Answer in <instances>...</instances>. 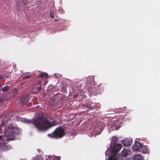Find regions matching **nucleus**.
<instances>
[{
  "label": "nucleus",
  "mask_w": 160,
  "mask_h": 160,
  "mask_svg": "<svg viewBox=\"0 0 160 160\" xmlns=\"http://www.w3.org/2000/svg\"><path fill=\"white\" fill-rule=\"evenodd\" d=\"M118 140V139L117 138V137H114L113 138L112 141V143H115L117 142Z\"/></svg>",
  "instance_id": "nucleus-14"
},
{
  "label": "nucleus",
  "mask_w": 160,
  "mask_h": 160,
  "mask_svg": "<svg viewBox=\"0 0 160 160\" xmlns=\"http://www.w3.org/2000/svg\"><path fill=\"white\" fill-rule=\"evenodd\" d=\"M48 83L47 81H46L45 83H44L42 85H45Z\"/></svg>",
  "instance_id": "nucleus-25"
},
{
  "label": "nucleus",
  "mask_w": 160,
  "mask_h": 160,
  "mask_svg": "<svg viewBox=\"0 0 160 160\" xmlns=\"http://www.w3.org/2000/svg\"><path fill=\"white\" fill-rule=\"evenodd\" d=\"M134 157L135 160H142V156L140 154L136 155Z\"/></svg>",
  "instance_id": "nucleus-12"
},
{
  "label": "nucleus",
  "mask_w": 160,
  "mask_h": 160,
  "mask_svg": "<svg viewBox=\"0 0 160 160\" xmlns=\"http://www.w3.org/2000/svg\"><path fill=\"white\" fill-rule=\"evenodd\" d=\"M140 151L143 153H147L149 151L148 147L145 145H142Z\"/></svg>",
  "instance_id": "nucleus-8"
},
{
  "label": "nucleus",
  "mask_w": 160,
  "mask_h": 160,
  "mask_svg": "<svg viewBox=\"0 0 160 160\" xmlns=\"http://www.w3.org/2000/svg\"><path fill=\"white\" fill-rule=\"evenodd\" d=\"M24 5H26L27 4V0H22Z\"/></svg>",
  "instance_id": "nucleus-19"
},
{
  "label": "nucleus",
  "mask_w": 160,
  "mask_h": 160,
  "mask_svg": "<svg viewBox=\"0 0 160 160\" xmlns=\"http://www.w3.org/2000/svg\"><path fill=\"white\" fill-rule=\"evenodd\" d=\"M9 87L8 86H5L2 89V90L3 92L7 91L9 89Z\"/></svg>",
  "instance_id": "nucleus-13"
},
{
  "label": "nucleus",
  "mask_w": 160,
  "mask_h": 160,
  "mask_svg": "<svg viewBox=\"0 0 160 160\" xmlns=\"http://www.w3.org/2000/svg\"><path fill=\"white\" fill-rule=\"evenodd\" d=\"M34 160H43V159L41 157L38 156L36 157L35 159Z\"/></svg>",
  "instance_id": "nucleus-18"
},
{
  "label": "nucleus",
  "mask_w": 160,
  "mask_h": 160,
  "mask_svg": "<svg viewBox=\"0 0 160 160\" xmlns=\"http://www.w3.org/2000/svg\"><path fill=\"white\" fill-rule=\"evenodd\" d=\"M62 106V105H61L60 108Z\"/></svg>",
  "instance_id": "nucleus-28"
},
{
  "label": "nucleus",
  "mask_w": 160,
  "mask_h": 160,
  "mask_svg": "<svg viewBox=\"0 0 160 160\" xmlns=\"http://www.w3.org/2000/svg\"><path fill=\"white\" fill-rule=\"evenodd\" d=\"M55 21L56 22H58V19H56L55 20Z\"/></svg>",
  "instance_id": "nucleus-27"
},
{
  "label": "nucleus",
  "mask_w": 160,
  "mask_h": 160,
  "mask_svg": "<svg viewBox=\"0 0 160 160\" xmlns=\"http://www.w3.org/2000/svg\"><path fill=\"white\" fill-rule=\"evenodd\" d=\"M52 106H54L55 105V104L54 103H52Z\"/></svg>",
  "instance_id": "nucleus-26"
},
{
  "label": "nucleus",
  "mask_w": 160,
  "mask_h": 160,
  "mask_svg": "<svg viewBox=\"0 0 160 160\" xmlns=\"http://www.w3.org/2000/svg\"><path fill=\"white\" fill-rule=\"evenodd\" d=\"M120 126H115L114 128L116 130H118L120 128Z\"/></svg>",
  "instance_id": "nucleus-21"
},
{
  "label": "nucleus",
  "mask_w": 160,
  "mask_h": 160,
  "mask_svg": "<svg viewBox=\"0 0 160 160\" xmlns=\"http://www.w3.org/2000/svg\"><path fill=\"white\" fill-rule=\"evenodd\" d=\"M8 113H6L4 115L3 117V119L2 120V123L1 124V126L3 125L4 123H6L9 119L11 118V116H8Z\"/></svg>",
  "instance_id": "nucleus-7"
},
{
  "label": "nucleus",
  "mask_w": 160,
  "mask_h": 160,
  "mask_svg": "<svg viewBox=\"0 0 160 160\" xmlns=\"http://www.w3.org/2000/svg\"><path fill=\"white\" fill-rule=\"evenodd\" d=\"M4 78V77L2 76H0V79H2Z\"/></svg>",
  "instance_id": "nucleus-24"
},
{
  "label": "nucleus",
  "mask_w": 160,
  "mask_h": 160,
  "mask_svg": "<svg viewBox=\"0 0 160 160\" xmlns=\"http://www.w3.org/2000/svg\"><path fill=\"white\" fill-rule=\"evenodd\" d=\"M38 78H42L43 79H47L48 78V74L46 72H43L39 75Z\"/></svg>",
  "instance_id": "nucleus-10"
},
{
  "label": "nucleus",
  "mask_w": 160,
  "mask_h": 160,
  "mask_svg": "<svg viewBox=\"0 0 160 160\" xmlns=\"http://www.w3.org/2000/svg\"><path fill=\"white\" fill-rule=\"evenodd\" d=\"M31 75H27L25 76H24L23 78V79H26L28 78H31Z\"/></svg>",
  "instance_id": "nucleus-16"
},
{
  "label": "nucleus",
  "mask_w": 160,
  "mask_h": 160,
  "mask_svg": "<svg viewBox=\"0 0 160 160\" xmlns=\"http://www.w3.org/2000/svg\"><path fill=\"white\" fill-rule=\"evenodd\" d=\"M121 148V144H116L111 151V154L108 157V160H119L116 157V156L118 152L120 150Z\"/></svg>",
  "instance_id": "nucleus-3"
},
{
  "label": "nucleus",
  "mask_w": 160,
  "mask_h": 160,
  "mask_svg": "<svg viewBox=\"0 0 160 160\" xmlns=\"http://www.w3.org/2000/svg\"><path fill=\"white\" fill-rule=\"evenodd\" d=\"M41 85H40L39 86L37 87V89L38 91H41L42 89V88L41 87Z\"/></svg>",
  "instance_id": "nucleus-20"
},
{
  "label": "nucleus",
  "mask_w": 160,
  "mask_h": 160,
  "mask_svg": "<svg viewBox=\"0 0 160 160\" xmlns=\"http://www.w3.org/2000/svg\"><path fill=\"white\" fill-rule=\"evenodd\" d=\"M142 146L139 142L135 141L132 146L133 149L134 151H138L140 150Z\"/></svg>",
  "instance_id": "nucleus-6"
},
{
  "label": "nucleus",
  "mask_w": 160,
  "mask_h": 160,
  "mask_svg": "<svg viewBox=\"0 0 160 160\" xmlns=\"http://www.w3.org/2000/svg\"><path fill=\"white\" fill-rule=\"evenodd\" d=\"M56 159H57V160H60V157H57L56 158Z\"/></svg>",
  "instance_id": "nucleus-23"
},
{
  "label": "nucleus",
  "mask_w": 160,
  "mask_h": 160,
  "mask_svg": "<svg viewBox=\"0 0 160 160\" xmlns=\"http://www.w3.org/2000/svg\"><path fill=\"white\" fill-rule=\"evenodd\" d=\"M50 15L52 18H54V15L53 11L52 10H50Z\"/></svg>",
  "instance_id": "nucleus-15"
},
{
  "label": "nucleus",
  "mask_w": 160,
  "mask_h": 160,
  "mask_svg": "<svg viewBox=\"0 0 160 160\" xmlns=\"http://www.w3.org/2000/svg\"><path fill=\"white\" fill-rule=\"evenodd\" d=\"M28 123H33L39 130L43 131L56 125V121L54 120L52 122H49L46 116H40L36 119H33L32 121L27 120Z\"/></svg>",
  "instance_id": "nucleus-1"
},
{
  "label": "nucleus",
  "mask_w": 160,
  "mask_h": 160,
  "mask_svg": "<svg viewBox=\"0 0 160 160\" xmlns=\"http://www.w3.org/2000/svg\"><path fill=\"white\" fill-rule=\"evenodd\" d=\"M128 150L124 149L122 152V155L124 157H126L128 155Z\"/></svg>",
  "instance_id": "nucleus-11"
},
{
  "label": "nucleus",
  "mask_w": 160,
  "mask_h": 160,
  "mask_svg": "<svg viewBox=\"0 0 160 160\" xmlns=\"http://www.w3.org/2000/svg\"><path fill=\"white\" fill-rule=\"evenodd\" d=\"M6 138V135L5 136H4L3 135L0 136V141H4V138Z\"/></svg>",
  "instance_id": "nucleus-17"
},
{
  "label": "nucleus",
  "mask_w": 160,
  "mask_h": 160,
  "mask_svg": "<svg viewBox=\"0 0 160 160\" xmlns=\"http://www.w3.org/2000/svg\"><path fill=\"white\" fill-rule=\"evenodd\" d=\"M18 133V128L16 123H11L5 132L7 140L9 141L14 140L16 138L17 134Z\"/></svg>",
  "instance_id": "nucleus-2"
},
{
  "label": "nucleus",
  "mask_w": 160,
  "mask_h": 160,
  "mask_svg": "<svg viewBox=\"0 0 160 160\" xmlns=\"http://www.w3.org/2000/svg\"><path fill=\"white\" fill-rule=\"evenodd\" d=\"M29 96L28 95H25L21 98L20 103L21 106H23L29 101Z\"/></svg>",
  "instance_id": "nucleus-5"
},
{
  "label": "nucleus",
  "mask_w": 160,
  "mask_h": 160,
  "mask_svg": "<svg viewBox=\"0 0 160 160\" xmlns=\"http://www.w3.org/2000/svg\"><path fill=\"white\" fill-rule=\"evenodd\" d=\"M64 134V129L61 127H59L56 128L52 133L48 134V136L51 138H57L62 137Z\"/></svg>",
  "instance_id": "nucleus-4"
},
{
  "label": "nucleus",
  "mask_w": 160,
  "mask_h": 160,
  "mask_svg": "<svg viewBox=\"0 0 160 160\" xmlns=\"http://www.w3.org/2000/svg\"><path fill=\"white\" fill-rule=\"evenodd\" d=\"M42 82H41V81H39L38 82V83L37 84H36V85H39V84H40L41 85L42 84Z\"/></svg>",
  "instance_id": "nucleus-22"
},
{
  "label": "nucleus",
  "mask_w": 160,
  "mask_h": 160,
  "mask_svg": "<svg viewBox=\"0 0 160 160\" xmlns=\"http://www.w3.org/2000/svg\"><path fill=\"white\" fill-rule=\"evenodd\" d=\"M132 141L128 139H126L122 141V143L125 146H130Z\"/></svg>",
  "instance_id": "nucleus-9"
}]
</instances>
